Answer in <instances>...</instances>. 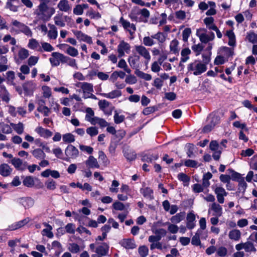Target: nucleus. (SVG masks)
<instances>
[{
    "mask_svg": "<svg viewBox=\"0 0 257 257\" xmlns=\"http://www.w3.org/2000/svg\"><path fill=\"white\" fill-rule=\"evenodd\" d=\"M24 186L28 187H32L34 185V178L31 176L26 177L23 181Z\"/></svg>",
    "mask_w": 257,
    "mask_h": 257,
    "instance_id": "62",
    "label": "nucleus"
},
{
    "mask_svg": "<svg viewBox=\"0 0 257 257\" xmlns=\"http://www.w3.org/2000/svg\"><path fill=\"white\" fill-rule=\"evenodd\" d=\"M55 13V9L49 7L44 2L41 3L34 11V14L37 18L44 22L49 21Z\"/></svg>",
    "mask_w": 257,
    "mask_h": 257,
    "instance_id": "1",
    "label": "nucleus"
},
{
    "mask_svg": "<svg viewBox=\"0 0 257 257\" xmlns=\"http://www.w3.org/2000/svg\"><path fill=\"white\" fill-rule=\"evenodd\" d=\"M44 225L46 227V228L43 229L42 231V234L43 236H46L48 238H51L53 237V233L52 232V227L47 223H44Z\"/></svg>",
    "mask_w": 257,
    "mask_h": 257,
    "instance_id": "37",
    "label": "nucleus"
},
{
    "mask_svg": "<svg viewBox=\"0 0 257 257\" xmlns=\"http://www.w3.org/2000/svg\"><path fill=\"white\" fill-rule=\"evenodd\" d=\"M73 33L79 41L84 42L89 44L92 43V38L81 31H75L73 32Z\"/></svg>",
    "mask_w": 257,
    "mask_h": 257,
    "instance_id": "14",
    "label": "nucleus"
},
{
    "mask_svg": "<svg viewBox=\"0 0 257 257\" xmlns=\"http://www.w3.org/2000/svg\"><path fill=\"white\" fill-rule=\"evenodd\" d=\"M7 80L8 84L12 85H15L14 80L15 79V74L13 71H9L6 73Z\"/></svg>",
    "mask_w": 257,
    "mask_h": 257,
    "instance_id": "50",
    "label": "nucleus"
},
{
    "mask_svg": "<svg viewBox=\"0 0 257 257\" xmlns=\"http://www.w3.org/2000/svg\"><path fill=\"white\" fill-rule=\"evenodd\" d=\"M202 234V231L201 230H197L195 235L192 237L191 243L193 245L195 246H198L200 245L201 241L200 239V236Z\"/></svg>",
    "mask_w": 257,
    "mask_h": 257,
    "instance_id": "45",
    "label": "nucleus"
},
{
    "mask_svg": "<svg viewBox=\"0 0 257 257\" xmlns=\"http://www.w3.org/2000/svg\"><path fill=\"white\" fill-rule=\"evenodd\" d=\"M117 67L123 69V70L128 74H131L132 72V70L130 68H128L126 62L123 59H121L119 61L117 64Z\"/></svg>",
    "mask_w": 257,
    "mask_h": 257,
    "instance_id": "49",
    "label": "nucleus"
},
{
    "mask_svg": "<svg viewBox=\"0 0 257 257\" xmlns=\"http://www.w3.org/2000/svg\"><path fill=\"white\" fill-rule=\"evenodd\" d=\"M228 236L230 239L237 241L240 238L241 232L238 229H233L229 231Z\"/></svg>",
    "mask_w": 257,
    "mask_h": 257,
    "instance_id": "44",
    "label": "nucleus"
},
{
    "mask_svg": "<svg viewBox=\"0 0 257 257\" xmlns=\"http://www.w3.org/2000/svg\"><path fill=\"white\" fill-rule=\"evenodd\" d=\"M23 87L24 91L29 94L32 93L35 90L37 87V84L33 81H29L23 84Z\"/></svg>",
    "mask_w": 257,
    "mask_h": 257,
    "instance_id": "24",
    "label": "nucleus"
},
{
    "mask_svg": "<svg viewBox=\"0 0 257 257\" xmlns=\"http://www.w3.org/2000/svg\"><path fill=\"white\" fill-rule=\"evenodd\" d=\"M109 246L108 244L105 242H103L96 246L95 250L96 254L100 256L106 255L109 251Z\"/></svg>",
    "mask_w": 257,
    "mask_h": 257,
    "instance_id": "17",
    "label": "nucleus"
},
{
    "mask_svg": "<svg viewBox=\"0 0 257 257\" xmlns=\"http://www.w3.org/2000/svg\"><path fill=\"white\" fill-rule=\"evenodd\" d=\"M135 74L140 78H142L147 81H149L152 79V76L150 74L145 73L139 70H137L135 71Z\"/></svg>",
    "mask_w": 257,
    "mask_h": 257,
    "instance_id": "60",
    "label": "nucleus"
},
{
    "mask_svg": "<svg viewBox=\"0 0 257 257\" xmlns=\"http://www.w3.org/2000/svg\"><path fill=\"white\" fill-rule=\"evenodd\" d=\"M60 11L64 12H69L71 10V6L67 0H61L57 5Z\"/></svg>",
    "mask_w": 257,
    "mask_h": 257,
    "instance_id": "27",
    "label": "nucleus"
},
{
    "mask_svg": "<svg viewBox=\"0 0 257 257\" xmlns=\"http://www.w3.org/2000/svg\"><path fill=\"white\" fill-rule=\"evenodd\" d=\"M10 163L18 171H23L27 168V162L23 161L19 158H13V160H11Z\"/></svg>",
    "mask_w": 257,
    "mask_h": 257,
    "instance_id": "12",
    "label": "nucleus"
},
{
    "mask_svg": "<svg viewBox=\"0 0 257 257\" xmlns=\"http://www.w3.org/2000/svg\"><path fill=\"white\" fill-rule=\"evenodd\" d=\"M10 125L12 126L14 131L19 135H21L24 131V125L22 122H19L18 123H11Z\"/></svg>",
    "mask_w": 257,
    "mask_h": 257,
    "instance_id": "42",
    "label": "nucleus"
},
{
    "mask_svg": "<svg viewBox=\"0 0 257 257\" xmlns=\"http://www.w3.org/2000/svg\"><path fill=\"white\" fill-rule=\"evenodd\" d=\"M165 224L168 225V230L169 232L172 234H176L178 232L179 227L175 224L166 222Z\"/></svg>",
    "mask_w": 257,
    "mask_h": 257,
    "instance_id": "53",
    "label": "nucleus"
},
{
    "mask_svg": "<svg viewBox=\"0 0 257 257\" xmlns=\"http://www.w3.org/2000/svg\"><path fill=\"white\" fill-rule=\"evenodd\" d=\"M78 87H80L83 93V97L85 99L91 98L96 99V96L92 93L93 91V85L87 82H78L76 84Z\"/></svg>",
    "mask_w": 257,
    "mask_h": 257,
    "instance_id": "5",
    "label": "nucleus"
},
{
    "mask_svg": "<svg viewBox=\"0 0 257 257\" xmlns=\"http://www.w3.org/2000/svg\"><path fill=\"white\" fill-rule=\"evenodd\" d=\"M203 21L204 23L209 30H214L216 28H217L216 26L214 23V20L213 18L211 17L205 18Z\"/></svg>",
    "mask_w": 257,
    "mask_h": 257,
    "instance_id": "39",
    "label": "nucleus"
},
{
    "mask_svg": "<svg viewBox=\"0 0 257 257\" xmlns=\"http://www.w3.org/2000/svg\"><path fill=\"white\" fill-rule=\"evenodd\" d=\"M213 211L212 215L220 217L223 213L222 208L220 205L215 202L212 203L208 209V213Z\"/></svg>",
    "mask_w": 257,
    "mask_h": 257,
    "instance_id": "16",
    "label": "nucleus"
},
{
    "mask_svg": "<svg viewBox=\"0 0 257 257\" xmlns=\"http://www.w3.org/2000/svg\"><path fill=\"white\" fill-rule=\"evenodd\" d=\"M65 55L59 52H53L51 57L49 58L50 62L53 67H56L60 65V62L63 63Z\"/></svg>",
    "mask_w": 257,
    "mask_h": 257,
    "instance_id": "10",
    "label": "nucleus"
},
{
    "mask_svg": "<svg viewBox=\"0 0 257 257\" xmlns=\"http://www.w3.org/2000/svg\"><path fill=\"white\" fill-rule=\"evenodd\" d=\"M61 46L66 47L67 48L65 52L66 54L71 57H76L78 55V51L75 48L70 46L66 44H61Z\"/></svg>",
    "mask_w": 257,
    "mask_h": 257,
    "instance_id": "32",
    "label": "nucleus"
},
{
    "mask_svg": "<svg viewBox=\"0 0 257 257\" xmlns=\"http://www.w3.org/2000/svg\"><path fill=\"white\" fill-rule=\"evenodd\" d=\"M139 14L142 16L140 18H142V20H145L142 21V22H147L148 19L150 17L149 11L147 9L145 8L142 10L139 9Z\"/></svg>",
    "mask_w": 257,
    "mask_h": 257,
    "instance_id": "51",
    "label": "nucleus"
},
{
    "mask_svg": "<svg viewBox=\"0 0 257 257\" xmlns=\"http://www.w3.org/2000/svg\"><path fill=\"white\" fill-rule=\"evenodd\" d=\"M196 36L199 38L202 43H208L207 50H211L212 48L213 43H210L215 39V35L212 32H208L206 29L200 28L196 31Z\"/></svg>",
    "mask_w": 257,
    "mask_h": 257,
    "instance_id": "2",
    "label": "nucleus"
},
{
    "mask_svg": "<svg viewBox=\"0 0 257 257\" xmlns=\"http://www.w3.org/2000/svg\"><path fill=\"white\" fill-rule=\"evenodd\" d=\"M13 168L6 163L0 165V175L4 177H8L11 175L13 172Z\"/></svg>",
    "mask_w": 257,
    "mask_h": 257,
    "instance_id": "20",
    "label": "nucleus"
},
{
    "mask_svg": "<svg viewBox=\"0 0 257 257\" xmlns=\"http://www.w3.org/2000/svg\"><path fill=\"white\" fill-rule=\"evenodd\" d=\"M131 51L130 45L124 41H121L117 47V52L118 57L120 58L125 55V54H129Z\"/></svg>",
    "mask_w": 257,
    "mask_h": 257,
    "instance_id": "9",
    "label": "nucleus"
},
{
    "mask_svg": "<svg viewBox=\"0 0 257 257\" xmlns=\"http://www.w3.org/2000/svg\"><path fill=\"white\" fill-rule=\"evenodd\" d=\"M29 56V51L24 48H21L18 52V59L17 61H19V60L21 61L25 60Z\"/></svg>",
    "mask_w": 257,
    "mask_h": 257,
    "instance_id": "41",
    "label": "nucleus"
},
{
    "mask_svg": "<svg viewBox=\"0 0 257 257\" xmlns=\"http://www.w3.org/2000/svg\"><path fill=\"white\" fill-rule=\"evenodd\" d=\"M65 158L63 159L69 161L70 159H75L79 155L78 150L74 146L69 145L65 150Z\"/></svg>",
    "mask_w": 257,
    "mask_h": 257,
    "instance_id": "6",
    "label": "nucleus"
},
{
    "mask_svg": "<svg viewBox=\"0 0 257 257\" xmlns=\"http://www.w3.org/2000/svg\"><path fill=\"white\" fill-rule=\"evenodd\" d=\"M100 95L107 98L113 99L118 97L121 95V92L119 90H114L109 93H102Z\"/></svg>",
    "mask_w": 257,
    "mask_h": 257,
    "instance_id": "31",
    "label": "nucleus"
},
{
    "mask_svg": "<svg viewBox=\"0 0 257 257\" xmlns=\"http://www.w3.org/2000/svg\"><path fill=\"white\" fill-rule=\"evenodd\" d=\"M41 48L42 52L44 51L50 52L54 50V48L50 44L45 42L41 43Z\"/></svg>",
    "mask_w": 257,
    "mask_h": 257,
    "instance_id": "61",
    "label": "nucleus"
},
{
    "mask_svg": "<svg viewBox=\"0 0 257 257\" xmlns=\"http://www.w3.org/2000/svg\"><path fill=\"white\" fill-rule=\"evenodd\" d=\"M224 36L228 39V45L231 47H234L236 45V37L232 30L226 31Z\"/></svg>",
    "mask_w": 257,
    "mask_h": 257,
    "instance_id": "23",
    "label": "nucleus"
},
{
    "mask_svg": "<svg viewBox=\"0 0 257 257\" xmlns=\"http://www.w3.org/2000/svg\"><path fill=\"white\" fill-rule=\"evenodd\" d=\"M119 22L123 29L128 32L131 36L133 37L137 30L136 25L133 23H131L128 20H125L123 17L119 19Z\"/></svg>",
    "mask_w": 257,
    "mask_h": 257,
    "instance_id": "7",
    "label": "nucleus"
},
{
    "mask_svg": "<svg viewBox=\"0 0 257 257\" xmlns=\"http://www.w3.org/2000/svg\"><path fill=\"white\" fill-rule=\"evenodd\" d=\"M135 49L137 52L145 59V64L147 67L151 56L148 50L142 45H137L135 46Z\"/></svg>",
    "mask_w": 257,
    "mask_h": 257,
    "instance_id": "8",
    "label": "nucleus"
},
{
    "mask_svg": "<svg viewBox=\"0 0 257 257\" xmlns=\"http://www.w3.org/2000/svg\"><path fill=\"white\" fill-rule=\"evenodd\" d=\"M214 192L216 195L217 201L222 204L224 202V197L227 195L228 193L222 187H216L214 189Z\"/></svg>",
    "mask_w": 257,
    "mask_h": 257,
    "instance_id": "13",
    "label": "nucleus"
},
{
    "mask_svg": "<svg viewBox=\"0 0 257 257\" xmlns=\"http://www.w3.org/2000/svg\"><path fill=\"white\" fill-rule=\"evenodd\" d=\"M33 157L38 160L44 159L46 157V154L43 150L40 148L35 149L31 151Z\"/></svg>",
    "mask_w": 257,
    "mask_h": 257,
    "instance_id": "33",
    "label": "nucleus"
},
{
    "mask_svg": "<svg viewBox=\"0 0 257 257\" xmlns=\"http://www.w3.org/2000/svg\"><path fill=\"white\" fill-rule=\"evenodd\" d=\"M68 249L73 253H77L80 251V247L77 243H71L68 244Z\"/></svg>",
    "mask_w": 257,
    "mask_h": 257,
    "instance_id": "57",
    "label": "nucleus"
},
{
    "mask_svg": "<svg viewBox=\"0 0 257 257\" xmlns=\"http://www.w3.org/2000/svg\"><path fill=\"white\" fill-rule=\"evenodd\" d=\"M30 221L31 219L29 217H27L22 220H20L18 222L12 224L11 225H9L8 228L6 229V230L12 231L16 230L25 225L26 224L28 223Z\"/></svg>",
    "mask_w": 257,
    "mask_h": 257,
    "instance_id": "15",
    "label": "nucleus"
},
{
    "mask_svg": "<svg viewBox=\"0 0 257 257\" xmlns=\"http://www.w3.org/2000/svg\"><path fill=\"white\" fill-rule=\"evenodd\" d=\"M235 249L238 251L244 249V250L247 252H255L256 251L253 243L250 241H246L244 243L237 244L235 245Z\"/></svg>",
    "mask_w": 257,
    "mask_h": 257,
    "instance_id": "11",
    "label": "nucleus"
},
{
    "mask_svg": "<svg viewBox=\"0 0 257 257\" xmlns=\"http://www.w3.org/2000/svg\"><path fill=\"white\" fill-rule=\"evenodd\" d=\"M28 47L31 49L38 52H42L41 44L36 39L32 38L29 40Z\"/></svg>",
    "mask_w": 257,
    "mask_h": 257,
    "instance_id": "25",
    "label": "nucleus"
},
{
    "mask_svg": "<svg viewBox=\"0 0 257 257\" xmlns=\"http://www.w3.org/2000/svg\"><path fill=\"white\" fill-rule=\"evenodd\" d=\"M21 203L25 209H28L33 206L35 201L31 197H26L21 199Z\"/></svg>",
    "mask_w": 257,
    "mask_h": 257,
    "instance_id": "35",
    "label": "nucleus"
},
{
    "mask_svg": "<svg viewBox=\"0 0 257 257\" xmlns=\"http://www.w3.org/2000/svg\"><path fill=\"white\" fill-rule=\"evenodd\" d=\"M218 54L228 61V58L234 55L233 49L225 46L222 47L220 48Z\"/></svg>",
    "mask_w": 257,
    "mask_h": 257,
    "instance_id": "18",
    "label": "nucleus"
},
{
    "mask_svg": "<svg viewBox=\"0 0 257 257\" xmlns=\"http://www.w3.org/2000/svg\"><path fill=\"white\" fill-rule=\"evenodd\" d=\"M63 63H67L68 65L75 69H78V66L77 64L76 60L68 56H65L64 60H63Z\"/></svg>",
    "mask_w": 257,
    "mask_h": 257,
    "instance_id": "43",
    "label": "nucleus"
},
{
    "mask_svg": "<svg viewBox=\"0 0 257 257\" xmlns=\"http://www.w3.org/2000/svg\"><path fill=\"white\" fill-rule=\"evenodd\" d=\"M10 31L15 34L23 33L28 37H32L33 35V33L28 26L16 20H12Z\"/></svg>",
    "mask_w": 257,
    "mask_h": 257,
    "instance_id": "3",
    "label": "nucleus"
},
{
    "mask_svg": "<svg viewBox=\"0 0 257 257\" xmlns=\"http://www.w3.org/2000/svg\"><path fill=\"white\" fill-rule=\"evenodd\" d=\"M141 193L143 195L144 197L149 200L154 199L153 191L149 187H144L140 190Z\"/></svg>",
    "mask_w": 257,
    "mask_h": 257,
    "instance_id": "30",
    "label": "nucleus"
},
{
    "mask_svg": "<svg viewBox=\"0 0 257 257\" xmlns=\"http://www.w3.org/2000/svg\"><path fill=\"white\" fill-rule=\"evenodd\" d=\"M55 26L60 27H64L65 26V23L64 20L63 16L62 14H58L56 15L53 18Z\"/></svg>",
    "mask_w": 257,
    "mask_h": 257,
    "instance_id": "34",
    "label": "nucleus"
},
{
    "mask_svg": "<svg viewBox=\"0 0 257 257\" xmlns=\"http://www.w3.org/2000/svg\"><path fill=\"white\" fill-rule=\"evenodd\" d=\"M140 14H139V8L137 7L134 8L130 13L128 14V17L131 19L132 21L137 22H142L144 21L142 18H139L138 16Z\"/></svg>",
    "mask_w": 257,
    "mask_h": 257,
    "instance_id": "28",
    "label": "nucleus"
},
{
    "mask_svg": "<svg viewBox=\"0 0 257 257\" xmlns=\"http://www.w3.org/2000/svg\"><path fill=\"white\" fill-rule=\"evenodd\" d=\"M49 30L47 33V37L51 40H56L58 36V31L56 26L53 24H48Z\"/></svg>",
    "mask_w": 257,
    "mask_h": 257,
    "instance_id": "22",
    "label": "nucleus"
},
{
    "mask_svg": "<svg viewBox=\"0 0 257 257\" xmlns=\"http://www.w3.org/2000/svg\"><path fill=\"white\" fill-rule=\"evenodd\" d=\"M85 164L89 168H99V165L96 159L93 156H90L85 161Z\"/></svg>",
    "mask_w": 257,
    "mask_h": 257,
    "instance_id": "29",
    "label": "nucleus"
},
{
    "mask_svg": "<svg viewBox=\"0 0 257 257\" xmlns=\"http://www.w3.org/2000/svg\"><path fill=\"white\" fill-rule=\"evenodd\" d=\"M206 64L199 60H195L187 65L188 74L199 75L207 70Z\"/></svg>",
    "mask_w": 257,
    "mask_h": 257,
    "instance_id": "4",
    "label": "nucleus"
},
{
    "mask_svg": "<svg viewBox=\"0 0 257 257\" xmlns=\"http://www.w3.org/2000/svg\"><path fill=\"white\" fill-rule=\"evenodd\" d=\"M121 244L127 249H134L136 247L134 241L131 239H124L121 241Z\"/></svg>",
    "mask_w": 257,
    "mask_h": 257,
    "instance_id": "36",
    "label": "nucleus"
},
{
    "mask_svg": "<svg viewBox=\"0 0 257 257\" xmlns=\"http://www.w3.org/2000/svg\"><path fill=\"white\" fill-rule=\"evenodd\" d=\"M11 125L4 122H0V132L5 134H11L13 130Z\"/></svg>",
    "mask_w": 257,
    "mask_h": 257,
    "instance_id": "48",
    "label": "nucleus"
},
{
    "mask_svg": "<svg viewBox=\"0 0 257 257\" xmlns=\"http://www.w3.org/2000/svg\"><path fill=\"white\" fill-rule=\"evenodd\" d=\"M185 212H180L173 216L170 218L171 222L173 224H177L183 220L185 217Z\"/></svg>",
    "mask_w": 257,
    "mask_h": 257,
    "instance_id": "40",
    "label": "nucleus"
},
{
    "mask_svg": "<svg viewBox=\"0 0 257 257\" xmlns=\"http://www.w3.org/2000/svg\"><path fill=\"white\" fill-rule=\"evenodd\" d=\"M152 38V35L151 37L146 36L143 38V44L148 47H151L155 44V42Z\"/></svg>",
    "mask_w": 257,
    "mask_h": 257,
    "instance_id": "64",
    "label": "nucleus"
},
{
    "mask_svg": "<svg viewBox=\"0 0 257 257\" xmlns=\"http://www.w3.org/2000/svg\"><path fill=\"white\" fill-rule=\"evenodd\" d=\"M35 132L40 137L45 139H48L52 137L53 133L48 129L44 128L42 126L37 127L35 129Z\"/></svg>",
    "mask_w": 257,
    "mask_h": 257,
    "instance_id": "21",
    "label": "nucleus"
},
{
    "mask_svg": "<svg viewBox=\"0 0 257 257\" xmlns=\"http://www.w3.org/2000/svg\"><path fill=\"white\" fill-rule=\"evenodd\" d=\"M177 178L179 180L183 182L184 186L188 185L190 181V178L186 174L183 173H179L178 175Z\"/></svg>",
    "mask_w": 257,
    "mask_h": 257,
    "instance_id": "56",
    "label": "nucleus"
},
{
    "mask_svg": "<svg viewBox=\"0 0 257 257\" xmlns=\"http://www.w3.org/2000/svg\"><path fill=\"white\" fill-rule=\"evenodd\" d=\"M86 15L91 19L98 20L101 17V15L99 12L94 11L91 8L86 13Z\"/></svg>",
    "mask_w": 257,
    "mask_h": 257,
    "instance_id": "46",
    "label": "nucleus"
},
{
    "mask_svg": "<svg viewBox=\"0 0 257 257\" xmlns=\"http://www.w3.org/2000/svg\"><path fill=\"white\" fill-rule=\"evenodd\" d=\"M195 215L193 212L187 214L186 217V225L188 229H192L196 226Z\"/></svg>",
    "mask_w": 257,
    "mask_h": 257,
    "instance_id": "19",
    "label": "nucleus"
},
{
    "mask_svg": "<svg viewBox=\"0 0 257 257\" xmlns=\"http://www.w3.org/2000/svg\"><path fill=\"white\" fill-rule=\"evenodd\" d=\"M245 40L252 44L257 43V34L253 31L247 32L245 37Z\"/></svg>",
    "mask_w": 257,
    "mask_h": 257,
    "instance_id": "38",
    "label": "nucleus"
},
{
    "mask_svg": "<svg viewBox=\"0 0 257 257\" xmlns=\"http://www.w3.org/2000/svg\"><path fill=\"white\" fill-rule=\"evenodd\" d=\"M191 54V50L189 48H184L182 50L181 52V62H186L189 59V55Z\"/></svg>",
    "mask_w": 257,
    "mask_h": 257,
    "instance_id": "47",
    "label": "nucleus"
},
{
    "mask_svg": "<svg viewBox=\"0 0 257 257\" xmlns=\"http://www.w3.org/2000/svg\"><path fill=\"white\" fill-rule=\"evenodd\" d=\"M207 121L208 123L211 124H213L214 126L217 123H218L219 118L214 113H210L207 117Z\"/></svg>",
    "mask_w": 257,
    "mask_h": 257,
    "instance_id": "55",
    "label": "nucleus"
},
{
    "mask_svg": "<svg viewBox=\"0 0 257 257\" xmlns=\"http://www.w3.org/2000/svg\"><path fill=\"white\" fill-rule=\"evenodd\" d=\"M204 46L202 44L199 43L198 44H194L192 46V50L196 53V55L198 56L200 54L201 51L203 50Z\"/></svg>",
    "mask_w": 257,
    "mask_h": 257,
    "instance_id": "63",
    "label": "nucleus"
},
{
    "mask_svg": "<svg viewBox=\"0 0 257 257\" xmlns=\"http://www.w3.org/2000/svg\"><path fill=\"white\" fill-rule=\"evenodd\" d=\"M178 44L179 42L176 39L173 40L170 44V52L174 54L178 53Z\"/></svg>",
    "mask_w": 257,
    "mask_h": 257,
    "instance_id": "52",
    "label": "nucleus"
},
{
    "mask_svg": "<svg viewBox=\"0 0 257 257\" xmlns=\"http://www.w3.org/2000/svg\"><path fill=\"white\" fill-rule=\"evenodd\" d=\"M152 232L155 235L159 237L161 239L162 237L165 236L167 233L166 230L164 228H153Z\"/></svg>",
    "mask_w": 257,
    "mask_h": 257,
    "instance_id": "58",
    "label": "nucleus"
},
{
    "mask_svg": "<svg viewBox=\"0 0 257 257\" xmlns=\"http://www.w3.org/2000/svg\"><path fill=\"white\" fill-rule=\"evenodd\" d=\"M0 98L6 103L10 100V94L4 85H0Z\"/></svg>",
    "mask_w": 257,
    "mask_h": 257,
    "instance_id": "26",
    "label": "nucleus"
},
{
    "mask_svg": "<svg viewBox=\"0 0 257 257\" xmlns=\"http://www.w3.org/2000/svg\"><path fill=\"white\" fill-rule=\"evenodd\" d=\"M186 167L196 168L200 166L198 162L193 160H186L184 162Z\"/></svg>",
    "mask_w": 257,
    "mask_h": 257,
    "instance_id": "59",
    "label": "nucleus"
},
{
    "mask_svg": "<svg viewBox=\"0 0 257 257\" xmlns=\"http://www.w3.org/2000/svg\"><path fill=\"white\" fill-rule=\"evenodd\" d=\"M43 97L45 98H49L52 95V91L50 87L44 85L42 87Z\"/></svg>",
    "mask_w": 257,
    "mask_h": 257,
    "instance_id": "54",
    "label": "nucleus"
}]
</instances>
